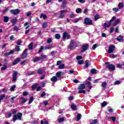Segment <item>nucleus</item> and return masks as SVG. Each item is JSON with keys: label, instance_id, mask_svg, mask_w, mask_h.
I'll return each mask as SVG.
<instances>
[{"label": "nucleus", "instance_id": "nucleus-50", "mask_svg": "<svg viewBox=\"0 0 124 124\" xmlns=\"http://www.w3.org/2000/svg\"><path fill=\"white\" fill-rule=\"evenodd\" d=\"M64 118L62 117L58 119V123H62V122H64Z\"/></svg>", "mask_w": 124, "mask_h": 124}, {"label": "nucleus", "instance_id": "nucleus-49", "mask_svg": "<svg viewBox=\"0 0 124 124\" xmlns=\"http://www.w3.org/2000/svg\"><path fill=\"white\" fill-rule=\"evenodd\" d=\"M99 15H96L95 16H94V20L95 21H97L98 20V19H99Z\"/></svg>", "mask_w": 124, "mask_h": 124}, {"label": "nucleus", "instance_id": "nucleus-29", "mask_svg": "<svg viewBox=\"0 0 124 124\" xmlns=\"http://www.w3.org/2000/svg\"><path fill=\"white\" fill-rule=\"evenodd\" d=\"M20 99H23L21 101V103L24 104V103H26V102H27V101H28V99H26L25 98H24V97H20Z\"/></svg>", "mask_w": 124, "mask_h": 124}, {"label": "nucleus", "instance_id": "nucleus-26", "mask_svg": "<svg viewBox=\"0 0 124 124\" xmlns=\"http://www.w3.org/2000/svg\"><path fill=\"white\" fill-rule=\"evenodd\" d=\"M37 86H38V83H35L34 84H33L31 86L32 90L34 91V90L37 88Z\"/></svg>", "mask_w": 124, "mask_h": 124}, {"label": "nucleus", "instance_id": "nucleus-40", "mask_svg": "<svg viewBox=\"0 0 124 124\" xmlns=\"http://www.w3.org/2000/svg\"><path fill=\"white\" fill-rule=\"evenodd\" d=\"M107 106V102L106 101H104L101 105V107H102L103 108L104 107H105V106Z\"/></svg>", "mask_w": 124, "mask_h": 124}, {"label": "nucleus", "instance_id": "nucleus-39", "mask_svg": "<svg viewBox=\"0 0 124 124\" xmlns=\"http://www.w3.org/2000/svg\"><path fill=\"white\" fill-rule=\"evenodd\" d=\"M78 93H83L85 94V93H86V91L81 89L78 91Z\"/></svg>", "mask_w": 124, "mask_h": 124}, {"label": "nucleus", "instance_id": "nucleus-62", "mask_svg": "<svg viewBox=\"0 0 124 124\" xmlns=\"http://www.w3.org/2000/svg\"><path fill=\"white\" fill-rule=\"evenodd\" d=\"M98 122V121H97V119H94L93 121L92 124H96Z\"/></svg>", "mask_w": 124, "mask_h": 124}, {"label": "nucleus", "instance_id": "nucleus-51", "mask_svg": "<svg viewBox=\"0 0 124 124\" xmlns=\"http://www.w3.org/2000/svg\"><path fill=\"white\" fill-rule=\"evenodd\" d=\"M55 38L56 39H60L61 38V35L59 33L55 34Z\"/></svg>", "mask_w": 124, "mask_h": 124}, {"label": "nucleus", "instance_id": "nucleus-60", "mask_svg": "<svg viewBox=\"0 0 124 124\" xmlns=\"http://www.w3.org/2000/svg\"><path fill=\"white\" fill-rule=\"evenodd\" d=\"M115 85H120L121 84V81L117 80L114 82Z\"/></svg>", "mask_w": 124, "mask_h": 124}, {"label": "nucleus", "instance_id": "nucleus-54", "mask_svg": "<svg viewBox=\"0 0 124 124\" xmlns=\"http://www.w3.org/2000/svg\"><path fill=\"white\" fill-rule=\"evenodd\" d=\"M41 90H42L41 86H38L36 89V92H40V91H41Z\"/></svg>", "mask_w": 124, "mask_h": 124}, {"label": "nucleus", "instance_id": "nucleus-10", "mask_svg": "<svg viewBox=\"0 0 124 124\" xmlns=\"http://www.w3.org/2000/svg\"><path fill=\"white\" fill-rule=\"evenodd\" d=\"M62 38L63 39H65V38H67V39H69L70 38V35L68 34L67 32H64L63 33Z\"/></svg>", "mask_w": 124, "mask_h": 124}, {"label": "nucleus", "instance_id": "nucleus-8", "mask_svg": "<svg viewBox=\"0 0 124 124\" xmlns=\"http://www.w3.org/2000/svg\"><path fill=\"white\" fill-rule=\"evenodd\" d=\"M18 76V72L17 71H15L13 73V82H15L17 80V77Z\"/></svg>", "mask_w": 124, "mask_h": 124}, {"label": "nucleus", "instance_id": "nucleus-64", "mask_svg": "<svg viewBox=\"0 0 124 124\" xmlns=\"http://www.w3.org/2000/svg\"><path fill=\"white\" fill-rule=\"evenodd\" d=\"M114 27H110V33H112V32H113L114 31Z\"/></svg>", "mask_w": 124, "mask_h": 124}, {"label": "nucleus", "instance_id": "nucleus-58", "mask_svg": "<svg viewBox=\"0 0 124 124\" xmlns=\"http://www.w3.org/2000/svg\"><path fill=\"white\" fill-rule=\"evenodd\" d=\"M7 68V66L5 65L4 66L1 68V70L2 71H4V70H5V69H6Z\"/></svg>", "mask_w": 124, "mask_h": 124}, {"label": "nucleus", "instance_id": "nucleus-22", "mask_svg": "<svg viewBox=\"0 0 124 124\" xmlns=\"http://www.w3.org/2000/svg\"><path fill=\"white\" fill-rule=\"evenodd\" d=\"M40 18L42 19V18H43L45 20L47 18H48V16L46 14L42 13L40 16Z\"/></svg>", "mask_w": 124, "mask_h": 124}, {"label": "nucleus", "instance_id": "nucleus-17", "mask_svg": "<svg viewBox=\"0 0 124 124\" xmlns=\"http://www.w3.org/2000/svg\"><path fill=\"white\" fill-rule=\"evenodd\" d=\"M14 53V51L11 50V51H10L9 52L5 53L4 54V56H5V57H8V56H10V55H12Z\"/></svg>", "mask_w": 124, "mask_h": 124}, {"label": "nucleus", "instance_id": "nucleus-42", "mask_svg": "<svg viewBox=\"0 0 124 124\" xmlns=\"http://www.w3.org/2000/svg\"><path fill=\"white\" fill-rule=\"evenodd\" d=\"M16 88V85H13L10 89L11 92H14L15 91V88Z\"/></svg>", "mask_w": 124, "mask_h": 124}, {"label": "nucleus", "instance_id": "nucleus-46", "mask_svg": "<svg viewBox=\"0 0 124 124\" xmlns=\"http://www.w3.org/2000/svg\"><path fill=\"white\" fill-rule=\"evenodd\" d=\"M29 95V92L27 91H24L23 92L22 95L23 96H27V95Z\"/></svg>", "mask_w": 124, "mask_h": 124}, {"label": "nucleus", "instance_id": "nucleus-14", "mask_svg": "<svg viewBox=\"0 0 124 124\" xmlns=\"http://www.w3.org/2000/svg\"><path fill=\"white\" fill-rule=\"evenodd\" d=\"M116 40L121 42V41H124V36L123 35H119V36L116 38Z\"/></svg>", "mask_w": 124, "mask_h": 124}, {"label": "nucleus", "instance_id": "nucleus-52", "mask_svg": "<svg viewBox=\"0 0 124 124\" xmlns=\"http://www.w3.org/2000/svg\"><path fill=\"white\" fill-rule=\"evenodd\" d=\"M98 46V45L97 44H95L93 45V46L92 47V49L93 50H95V48H97Z\"/></svg>", "mask_w": 124, "mask_h": 124}, {"label": "nucleus", "instance_id": "nucleus-27", "mask_svg": "<svg viewBox=\"0 0 124 124\" xmlns=\"http://www.w3.org/2000/svg\"><path fill=\"white\" fill-rule=\"evenodd\" d=\"M44 49H45V48H44V46H41L40 47V48L38 51V54H40L42 51H43L44 50Z\"/></svg>", "mask_w": 124, "mask_h": 124}, {"label": "nucleus", "instance_id": "nucleus-4", "mask_svg": "<svg viewBox=\"0 0 124 124\" xmlns=\"http://www.w3.org/2000/svg\"><path fill=\"white\" fill-rule=\"evenodd\" d=\"M116 19V16H113L111 20H109V22L108 23L106 22H105L104 26V28L105 29H106V28H109V27H110V26H111V23L112 22H113V21H115Z\"/></svg>", "mask_w": 124, "mask_h": 124}, {"label": "nucleus", "instance_id": "nucleus-55", "mask_svg": "<svg viewBox=\"0 0 124 124\" xmlns=\"http://www.w3.org/2000/svg\"><path fill=\"white\" fill-rule=\"evenodd\" d=\"M82 59H83V57L81 56H78L77 57V61H80V60H82Z\"/></svg>", "mask_w": 124, "mask_h": 124}, {"label": "nucleus", "instance_id": "nucleus-19", "mask_svg": "<svg viewBox=\"0 0 124 124\" xmlns=\"http://www.w3.org/2000/svg\"><path fill=\"white\" fill-rule=\"evenodd\" d=\"M12 51H14V52H20L21 51V49L19 46H15V50H12Z\"/></svg>", "mask_w": 124, "mask_h": 124}, {"label": "nucleus", "instance_id": "nucleus-5", "mask_svg": "<svg viewBox=\"0 0 124 124\" xmlns=\"http://www.w3.org/2000/svg\"><path fill=\"white\" fill-rule=\"evenodd\" d=\"M28 51H29V50L27 48L24 50L20 55L21 59H22V60H25V59H27V58H28V53H27Z\"/></svg>", "mask_w": 124, "mask_h": 124}, {"label": "nucleus", "instance_id": "nucleus-12", "mask_svg": "<svg viewBox=\"0 0 124 124\" xmlns=\"http://www.w3.org/2000/svg\"><path fill=\"white\" fill-rule=\"evenodd\" d=\"M20 61H21V58H16L13 62V65H16V64H18V63H19L20 62Z\"/></svg>", "mask_w": 124, "mask_h": 124}, {"label": "nucleus", "instance_id": "nucleus-18", "mask_svg": "<svg viewBox=\"0 0 124 124\" xmlns=\"http://www.w3.org/2000/svg\"><path fill=\"white\" fill-rule=\"evenodd\" d=\"M79 106V104L77 105H75V104H73L71 106V108L72 109V110H74V111H76L77 110V107Z\"/></svg>", "mask_w": 124, "mask_h": 124}, {"label": "nucleus", "instance_id": "nucleus-32", "mask_svg": "<svg viewBox=\"0 0 124 124\" xmlns=\"http://www.w3.org/2000/svg\"><path fill=\"white\" fill-rule=\"evenodd\" d=\"M81 117H82V115H81V114L80 113H78L77 116V121L78 122H79V121H80V120L81 119Z\"/></svg>", "mask_w": 124, "mask_h": 124}, {"label": "nucleus", "instance_id": "nucleus-21", "mask_svg": "<svg viewBox=\"0 0 124 124\" xmlns=\"http://www.w3.org/2000/svg\"><path fill=\"white\" fill-rule=\"evenodd\" d=\"M97 72V70L94 68L90 70V73H91V74H96Z\"/></svg>", "mask_w": 124, "mask_h": 124}, {"label": "nucleus", "instance_id": "nucleus-1", "mask_svg": "<svg viewBox=\"0 0 124 124\" xmlns=\"http://www.w3.org/2000/svg\"><path fill=\"white\" fill-rule=\"evenodd\" d=\"M22 116H23V114L20 112H18L16 114L14 115L13 117V122L17 120L22 121Z\"/></svg>", "mask_w": 124, "mask_h": 124}, {"label": "nucleus", "instance_id": "nucleus-3", "mask_svg": "<svg viewBox=\"0 0 124 124\" xmlns=\"http://www.w3.org/2000/svg\"><path fill=\"white\" fill-rule=\"evenodd\" d=\"M84 24L87 26H92L93 25V20L88 17L84 19Z\"/></svg>", "mask_w": 124, "mask_h": 124}, {"label": "nucleus", "instance_id": "nucleus-7", "mask_svg": "<svg viewBox=\"0 0 124 124\" xmlns=\"http://www.w3.org/2000/svg\"><path fill=\"white\" fill-rule=\"evenodd\" d=\"M20 11L19 9H12L10 10V13L11 14H13L14 15H17V14H19L20 13Z\"/></svg>", "mask_w": 124, "mask_h": 124}, {"label": "nucleus", "instance_id": "nucleus-20", "mask_svg": "<svg viewBox=\"0 0 124 124\" xmlns=\"http://www.w3.org/2000/svg\"><path fill=\"white\" fill-rule=\"evenodd\" d=\"M53 48H54V46L53 45H49L45 47V50H50V49H53Z\"/></svg>", "mask_w": 124, "mask_h": 124}, {"label": "nucleus", "instance_id": "nucleus-2", "mask_svg": "<svg viewBox=\"0 0 124 124\" xmlns=\"http://www.w3.org/2000/svg\"><path fill=\"white\" fill-rule=\"evenodd\" d=\"M105 65H106V68H108L109 70H111V71H114L116 69L115 65L113 64H110L109 62H106Z\"/></svg>", "mask_w": 124, "mask_h": 124}, {"label": "nucleus", "instance_id": "nucleus-9", "mask_svg": "<svg viewBox=\"0 0 124 124\" xmlns=\"http://www.w3.org/2000/svg\"><path fill=\"white\" fill-rule=\"evenodd\" d=\"M115 46L114 45H111L109 46L108 50V54H111L114 52L115 50Z\"/></svg>", "mask_w": 124, "mask_h": 124}, {"label": "nucleus", "instance_id": "nucleus-48", "mask_svg": "<svg viewBox=\"0 0 124 124\" xmlns=\"http://www.w3.org/2000/svg\"><path fill=\"white\" fill-rule=\"evenodd\" d=\"M89 62H90V61L89 60H86L85 61V67L87 68V67H89Z\"/></svg>", "mask_w": 124, "mask_h": 124}, {"label": "nucleus", "instance_id": "nucleus-43", "mask_svg": "<svg viewBox=\"0 0 124 124\" xmlns=\"http://www.w3.org/2000/svg\"><path fill=\"white\" fill-rule=\"evenodd\" d=\"M11 112H12V114L14 115H16V113H17V110L15 109H12L11 110Z\"/></svg>", "mask_w": 124, "mask_h": 124}, {"label": "nucleus", "instance_id": "nucleus-23", "mask_svg": "<svg viewBox=\"0 0 124 124\" xmlns=\"http://www.w3.org/2000/svg\"><path fill=\"white\" fill-rule=\"evenodd\" d=\"M56 75L57 78H61V76L62 75V73L61 71L57 72L56 74Z\"/></svg>", "mask_w": 124, "mask_h": 124}, {"label": "nucleus", "instance_id": "nucleus-34", "mask_svg": "<svg viewBox=\"0 0 124 124\" xmlns=\"http://www.w3.org/2000/svg\"><path fill=\"white\" fill-rule=\"evenodd\" d=\"M9 21V17L7 16H4V23H7Z\"/></svg>", "mask_w": 124, "mask_h": 124}, {"label": "nucleus", "instance_id": "nucleus-15", "mask_svg": "<svg viewBox=\"0 0 124 124\" xmlns=\"http://www.w3.org/2000/svg\"><path fill=\"white\" fill-rule=\"evenodd\" d=\"M45 72V69H44V68H39L38 70H37V73L38 74H43L44 72Z\"/></svg>", "mask_w": 124, "mask_h": 124}, {"label": "nucleus", "instance_id": "nucleus-47", "mask_svg": "<svg viewBox=\"0 0 124 124\" xmlns=\"http://www.w3.org/2000/svg\"><path fill=\"white\" fill-rule=\"evenodd\" d=\"M58 68L59 69H63V68H64V64L60 65Z\"/></svg>", "mask_w": 124, "mask_h": 124}, {"label": "nucleus", "instance_id": "nucleus-45", "mask_svg": "<svg viewBox=\"0 0 124 124\" xmlns=\"http://www.w3.org/2000/svg\"><path fill=\"white\" fill-rule=\"evenodd\" d=\"M33 101V96H31L30 97V99H29V104L32 103Z\"/></svg>", "mask_w": 124, "mask_h": 124}, {"label": "nucleus", "instance_id": "nucleus-63", "mask_svg": "<svg viewBox=\"0 0 124 124\" xmlns=\"http://www.w3.org/2000/svg\"><path fill=\"white\" fill-rule=\"evenodd\" d=\"M112 10L113 11H114V12L116 13L118 12V11H119V9L117 8H113L112 9Z\"/></svg>", "mask_w": 124, "mask_h": 124}, {"label": "nucleus", "instance_id": "nucleus-35", "mask_svg": "<svg viewBox=\"0 0 124 124\" xmlns=\"http://www.w3.org/2000/svg\"><path fill=\"white\" fill-rule=\"evenodd\" d=\"M40 57V60H42L43 61V60H45L46 59H47V56L45 55H41Z\"/></svg>", "mask_w": 124, "mask_h": 124}, {"label": "nucleus", "instance_id": "nucleus-61", "mask_svg": "<svg viewBox=\"0 0 124 124\" xmlns=\"http://www.w3.org/2000/svg\"><path fill=\"white\" fill-rule=\"evenodd\" d=\"M78 64H83L84 63V61L83 60H79L78 61Z\"/></svg>", "mask_w": 124, "mask_h": 124}, {"label": "nucleus", "instance_id": "nucleus-37", "mask_svg": "<svg viewBox=\"0 0 124 124\" xmlns=\"http://www.w3.org/2000/svg\"><path fill=\"white\" fill-rule=\"evenodd\" d=\"M119 23H120V19L118 18L115 21L113 24V26H117V25H118Z\"/></svg>", "mask_w": 124, "mask_h": 124}, {"label": "nucleus", "instance_id": "nucleus-53", "mask_svg": "<svg viewBox=\"0 0 124 124\" xmlns=\"http://www.w3.org/2000/svg\"><path fill=\"white\" fill-rule=\"evenodd\" d=\"M21 43H22V41L20 39L17 40L16 42L17 45H21Z\"/></svg>", "mask_w": 124, "mask_h": 124}, {"label": "nucleus", "instance_id": "nucleus-11", "mask_svg": "<svg viewBox=\"0 0 124 124\" xmlns=\"http://www.w3.org/2000/svg\"><path fill=\"white\" fill-rule=\"evenodd\" d=\"M66 11L65 10H62L60 12V15L59 16V18L60 19H62L64 17V13H66Z\"/></svg>", "mask_w": 124, "mask_h": 124}, {"label": "nucleus", "instance_id": "nucleus-59", "mask_svg": "<svg viewBox=\"0 0 124 124\" xmlns=\"http://www.w3.org/2000/svg\"><path fill=\"white\" fill-rule=\"evenodd\" d=\"M5 96V94H2L0 96V100H2L3 98H4Z\"/></svg>", "mask_w": 124, "mask_h": 124}, {"label": "nucleus", "instance_id": "nucleus-28", "mask_svg": "<svg viewBox=\"0 0 124 124\" xmlns=\"http://www.w3.org/2000/svg\"><path fill=\"white\" fill-rule=\"evenodd\" d=\"M33 43L31 42V43H30L28 46V48L29 49V50H32V49H33Z\"/></svg>", "mask_w": 124, "mask_h": 124}, {"label": "nucleus", "instance_id": "nucleus-44", "mask_svg": "<svg viewBox=\"0 0 124 124\" xmlns=\"http://www.w3.org/2000/svg\"><path fill=\"white\" fill-rule=\"evenodd\" d=\"M13 31H19V28L17 26H15L13 28Z\"/></svg>", "mask_w": 124, "mask_h": 124}, {"label": "nucleus", "instance_id": "nucleus-13", "mask_svg": "<svg viewBox=\"0 0 124 124\" xmlns=\"http://www.w3.org/2000/svg\"><path fill=\"white\" fill-rule=\"evenodd\" d=\"M86 88V85L84 83L80 84L78 87V90H84Z\"/></svg>", "mask_w": 124, "mask_h": 124}, {"label": "nucleus", "instance_id": "nucleus-57", "mask_svg": "<svg viewBox=\"0 0 124 124\" xmlns=\"http://www.w3.org/2000/svg\"><path fill=\"white\" fill-rule=\"evenodd\" d=\"M51 42H52V38H49L47 40V44H50V43H51Z\"/></svg>", "mask_w": 124, "mask_h": 124}, {"label": "nucleus", "instance_id": "nucleus-24", "mask_svg": "<svg viewBox=\"0 0 124 124\" xmlns=\"http://www.w3.org/2000/svg\"><path fill=\"white\" fill-rule=\"evenodd\" d=\"M50 80L51 82H57V81H58V78L56 76H54L50 79Z\"/></svg>", "mask_w": 124, "mask_h": 124}, {"label": "nucleus", "instance_id": "nucleus-56", "mask_svg": "<svg viewBox=\"0 0 124 124\" xmlns=\"http://www.w3.org/2000/svg\"><path fill=\"white\" fill-rule=\"evenodd\" d=\"M41 124H49V122L47 121H45L44 122H43V121L42 120L41 121Z\"/></svg>", "mask_w": 124, "mask_h": 124}, {"label": "nucleus", "instance_id": "nucleus-30", "mask_svg": "<svg viewBox=\"0 0 124 124\" xmlns=\"http://www.w3.org/2000/svg\"><path fill=\"white\" fill-rule=\"evenodd\" d=\"M29 61V59H25L23 61L20 63V65H25L26 62Z\"/></svg>", "mask_w": 124, "mask_h": 124}, {"label": "nucleus", "instance_id": "nucleus-31", "mask_svg": "<svg viewBox=\"0 0 124 124\" xmlns=\"http://www.w3.org/2000/svg\"><path fill=\"white\" fill-rule=\"evenodd\" d=\"M48 27V23L47 22H45L42 24V28L43 29H46V27Z\"/></svg>", "mask_w": 124, "mask_h": 124}, {"label": "nucleus", "instance_id": "nucleus-41", "mask_svg": "<svg viewBox=\"0 0 124 124\" xmlns=\"http://www.w3.org/2000/svg\"><path fill=\"white\" fill-rule=\"evenodd\" d=\"M107 86V83L106 82H104L102 83V87L103 89H106V86Z\"/></svg>", "mask_w": 124, "mask_h": 124}, {"label": "nucleus", "instance_id": "nucleus-6", "mask_svg": "<svg viewBox=\"0 0 124 124\" xmlns=\"http://www.w3.org/2000/svg\"><path fill=\"white\" fill-rule=\"evenodd\" d=\"M87 50H89V44H88L82 45V50L80 51V53H84V52L87 51Z\"/></svg>", "mask_w": 124, "mask_h": 124}, {"label": "nucleus", "instance_id": "nucleus-38", "mask_svg": "<svg viewBox=\"0 0 124 124\" xmlns=\"http://www.w3.org/2000/svg\"><path fill=\"white\" fill-rule=\"evenodd\" d=\"M76 13H78V14L81 13V12H82V9L80 8H77L76 10Z\"/></svg>", "mask_w": 124, "mask_h": 124}, {"label": "nucleus", "instance_id": "nucleus-36", "mask_svg": "<svg viewBox=\"0 0 124 124\" xmlns=\"http://www.w3.org/2000/svg\"><path fill=\"white\" fill-rule=\"evenodd\" d=\"M39 61H40V57H36L33 60V62H39Z\"/></svg>", "mask_w": 124, "mask_h": 124}, {"label": "nucleus", "instance_id": "nucleus-16", "mask_svg": "<svg viewBox=\"0 0 124 124\" xmlns=\"http://www.w3.org/2000/svg\"><path fill=\"white\" fill-rule=\"evenodd\" d=\"M11 21V23H12V26H15V25L17 24V18H15L12 19Z\"/></svg>", "mask_w": 124, "mask_h": 124}, {"label": "nucleus", "instance_id": "nucleus-33", "mask_svg": "<svg viewBox=\"0 0 124 124\" xmlns=\"http://www.w3.org/2000/svg\"><path fill=\"white\" fill-rule=\"evenodd\" d=\"M118 7L119 9H122L124 8V3L123 2H119L118 4Z\"/></svg>", "mask_w": 124, "mask_h": 124}, {"label": "nucleus", "instance_id": "nucleus-25", "mask_svg": "<svg viewBox=\"0 0 124 124\" xmlns=\"http://www.w3.org/2000/svg\"><path fill=\"white\" fill-rule=\"evenodd\" d=\"M67 2V1L66 0H63L62 1V4L61 5V6L63 7V8H65L66 7V3Z\"/></svg>", "mask_w": 124, "mask_h": 124}]
</instances>
